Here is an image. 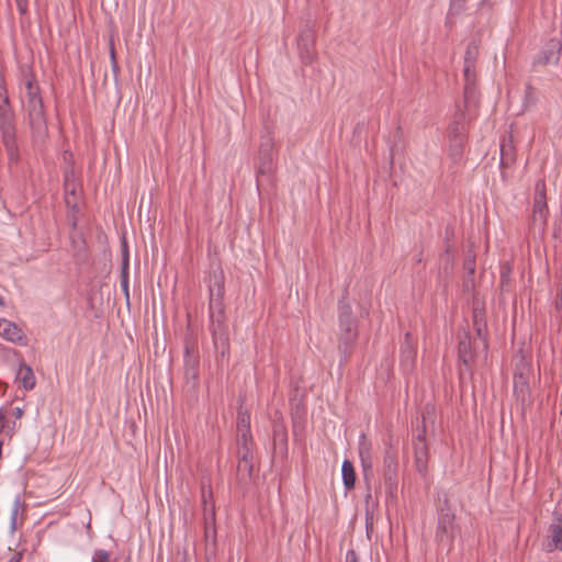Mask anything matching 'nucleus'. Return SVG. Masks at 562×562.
Segmentation results:
<instances>
[{"label":"nucleus","mask_w":562,"mask_h":562,"mask_svg":"<svg viewBox=\"0 0 562 562\" xmlns=\"http://www.w3.org/2000/svg\"><path fill=\"white\" fill-rule=\"evenodd\" d=\"M464 268L468 270L469 274H474L475 272V258L468 257L464 261Z\"/></svg>","instance_id":"34"},{"label":"nucleus","mask_w":562,"mask_h":562,"mask_svg":"<svg viewBox=\"0 0 562 562\" xmlns=\"http://www.w3.org/2000/svg\"><path fill=\"white\" fill-rule=\"evenodd\" d=\"M274 439L280 440L282 443H286V431L283 427L274 428Z\"/></svg>","instance_id":"32"},{"label":"nucleus","mask_w":562,"mask_h":562,"mask_svg":"<svg viewBox=\"0 0 562 562\" xmlns=\"http://www.w3.org/2000/svg\"><path fill=\"white\" fill-rule=\"evenodd\" d=\"M383 480L386 492L393 495L397 488V456L392 449H387L383 460Z\"/></svg>","instance_id":"10"},{"label":"nucleus","mask_w":562,"mask_h":562,"mask_svg":"<svg viewBox=\"0 0 562 562\" xmlns=\"http://www.w3.org/2000/svg\"><path fill=\"white\" fill-rule=\"evenodd\" d=\"M3 142L9 147L14 144L15 130L11 117H3L0 124Z\"/></svg>","instance_id":"21"},{"label":"nucleus","mask_w":562,"mask_h":562,"mask_svg":"<svg viewBox=\"0 0 562 562\" xmlns=\"http://www.w3.org/2000/svg\"><path fill=\"white\" fill-rule=\"evenodd\" d=\"M509 273H510V270L509 269H503L502 272H501V282H502V285H505L508 280H509Z\"/></svg>","instance_id":"37"},{"label":"nucleus","mask_w":562,"mask_h":562,"mask_svg":"<svg viewBox=\"0 0 562 562\" xmlns=\"http://www.w3.org/2000/svg\"><path fill=\"white\" fill-rule=\"evenodd\" d=\"M414 456L417 471L419 473H425L428 462V447L425 438V427H423V430L417 435L414 441Z\"/></svg>","instance_id":"13"},{"label":"nucleus","mask_w":562,"mask_h":562,"mask_svg":"<svg viewBox=\"0 0 562 562\" xmlns=\"http://www.w3.org/2000/svg\"><path fill=\"white\" fill-rule=\"evenodd\" d=\"M479 102L475 85H464V106L470 111L472 106H476Z\"/></svg>","instance_id":"22"},{"label":"nucleus","mask_w":562,"mask_h":562,"mask_svg":"<svg viewBox=\"0 0 562 562\" xmlns=\"http://www.w3.org/2000/svg\"><path fill=\"white\" fill-rule=\"evenodd\" d=\"M0 324H2L0 337L19 346L27 345L26 335L15 323L4 318Z\"/></svg>","instance_id":"12"},{"label":"nucleus","mask_w":562,"mask_h":562,"mask_svg":"<svg viewBox=\"0 0 562 562\" xmlns=\"http://www.w3.org/2000/svg\"><path fill=\"white\" fill-rule=\"evenodd\" d=\"M92 562H111V555L106 550H95L92 557Z\"/></svg>","instance_id":"28"},{"label":"nucleus","mask_w":562,"mask_h":562,"mask_svg":"<svg viewBox=\"0 0 562 562\" xmlns=\"http://www.w3.org/2000/svg\"><path fill=\"white\" fill-rule=\"evenodd\" d=\"M250 429V417L247 414L239 413L237 422V430Z\"/></svg>","instance_id":"29"},{"label":"nucleus","mask_w":562,"mask_h":562,"mask_svg":"<svg viewBox=\"0 0 562 562\" xmlns=\"http://www.w3.org/2000/svg\"><path fill=\"white\" fill-rule=\"evenodd\" d=\"M23 409L9 404L0 405V440L12 438L15 432L18 420L21 419Z\"/></svg>","instance_id":"7"},{"label":"nucleus","mask_w":562,"mask_h":562,"mask_svg":"<svg viewBox=\"0 0 562 562\" xmlns=\"http://www.w3.org/2000/svg\"><path fill=\"white\" fill-rule=\"evenodd\" d=\"M297 48L303 64L310 65L316 58L315 31L307 24L299 33Z\"/></svg>","instance_id":"8"},{"label":"nucleus","mask_w":562,"mask_h":562,"mask_svg":"<svg viewBox=\"0 0 562 562\" xmlns=\"http://www.w3.org/2000/svg\"><path fill=\"white\" fill-rule=\"evenodd\" d=\"M22 101L42 99L41 89L32 72L23 75Z\"/></svg>","instance_id":"16"},{"label":"nucleus","mask_w":562,"mask_h":562,"mask_svg":"<svg viewBox=\"0 0 562 562\" xmlns=\"http://www.w3.org/2000/svg\"><path fill=\"white\" fill-rule=\"evenodd\" d=\"M464 85H475V58L469 47L464 57L463 67Z\"/></svg>","instance_id":"19"},{"label":"nucleus","mask_w":562,"mask_h":562,"mask_svg":"<svg viewBox=\"0 0 562 562\" xmlns=\"http://www.w3.org/2000/svg\"><path fill=\"white\" fill-rule=\"evenodd\" d=\"M211 513H212V516H214V507L213 506L211 507Z\"/></svg>","instance_id":"44"},{"label":"nucleus","mask_w":562,"mask_h":562,"mask_svg":"<svg viewBox=\"0 0 562 562\" xmlns=\"http://www.w3.org/2000/svg\"><path fill=\"white\" fill-rule=\"evenodd\" d=\"M202 501H203L204 506H206L207 505V495L204 490L202 491ZM206 510H207V507H205V512Z\"/></svg>","instance_id":"41"},{"label":"nucleus","mask_w":562,"mask_h":562,"mask_svg":"<svg viewBox=\"0 0 562 562\" xmlns=\"http://www.w3.org/2000/svg\"><path fill=\"white\" fill-rule=\"evenodd\" d=\"M546 550L562 552V514L554 512L547 531Z\"/></svg>","instance_id":"11"},{"label":"nucleus","mask_w":562,"mask_h":562,"mask_svg":"<svg viewBox=\"0 0 562 562\" xmlns=\"http://www.w3.org/2000/svg\"><path fill=\"white\" fill-rule=\"evenodd\" d=\"M501 151H502V160H501V164L502 165H505V164H508V157H507V154L505 153V145H502V148H501Z\"/></svg>","instance_id":"39"},{"label":"nucleus","mask_w":562,"mask_h":562,"mask_svg":"<svg viewBox=\"0 0 562 562\" xmlns=\"http://www.w3.org/2000/svg\"><path fill=\"white\" fill-rule=\"evenodd\" d=\"M339 344L338 349L345 359L358 337L357 321L352 317V308L345 299L338 302Z\"/></svg>","instance_id":"2"},{"label":"nucleus","mask_w":562,"mask_h":562,"mask_svg":"<svg viewBox=\"0 0 562 562\" xmlns=\"http://www.w3.org/2000/svg\"><path fill=\"white\" fill-rule=\"evenodd\" d=\"M200 360L196 355L191 351L189 345L184 349V378L187 383L195 386L199 380Z\"/></svg>","instance_id":"15"},{"label":"nucleus","mask_w":562,"mask_h":562,"mask_svg":"<svg viewBox=\"0 0 562 562\" xmlns=\"http://www.w3.org/2000/svg\"><path fill=\"white\" fill-rule=\"evenodd\" d=\"M359 457L366 481L373 474L372 445L364 435L359 439Z\"/></svg>","instance_id":"14"},{"label":"nucleus","mask_w":562,"mask_h":562,"mask_svg":"<svg viewBox=\"0 0 562 562\" xmlns=\"http://www.w3.org/2000/svg\"><path fill=\"white\" fill-rule=\"evenodd\" d=\"M456 515L450 508H441L438 515L436 540L441 544L451 546L456 536Z\"/></svg>","instance_id":"6"},{"label":"nucleus","mask_w":562,"mask_h":562,"mask_svg":"<svg viewBox=\"0 0 562 562\" xmlns=\"http://www.w3.org/2000/svg\"><path fill=\"white\" fill-rule=\"evenodd\" d=\"M19 12L24 15L27 13V0H15Z\"/></svg>","instance_id":"35"},{"label":"nucleus","mask_w":562,"mask_h":562,"mask_svg":"<svg viewBox=\"0 0 562 562\" xmlns=\"http://www.w3.org/2000/svg\"><path fill=\"white\" fill-rule=\"evenodd\" d=\"M254 460H238L237 472L241 479L251 477Z\"/></svg>","instance_id":"23"},{"label":"nucleus","mask_w":562,"mask_h":562,"mask_svg":"<svg viewBox=\"0 0 562 562\" xmlns=\"http://www.w3.org/2000/svg\"><path fill=\"white\" fill-rule=\"evenodd\" d=\"M346 562H358V554L353 549H349L346 553Z\"/></svg>","instance_id":"36"},{"label":"nucleus","mask_w":562,"mask_h":562,"mask_svg":"<svg viewBox=\"0 0 562 562\" xmlns=\"http://www.w3.org/2000/svg\"><path fill=\"white\" fill-rule=\"evenodd\" d=\"M65 190L66 192H70L71 194H75V184H70L68 179L65 181Z\"/></svg>","instance_id":"40"},{"label":"nucleus","mask_w":562,"mask_h":562,"mask_svg":"<svg viewBox=\"0 0 562 562\" xmlns=\"http://www.w3.org/2000/svg\"><path fill=\"white\" fill-rule=\"evenodd\" d=\"M110 55H111V60H112L113 69L116 71L117 70V65H116V60H115V50H114L113 46H111Z\"/></svg>","instance_id":"38"},{"label":"nucleus","mask_w":562,"mask_h":562,"mask_svg":"<svg viewBox=\"0 0 562 562\" xmlns=\"http://www.w3.org/2000/svg\"><path fill=\"white\" fill-rule=\"evenodd\" d=\"M441 262L443 263V269L446 271H448L449 269L452 268V261H453V257L452 255L449 252V250L447 249L445 251V254L441 256L440 258Z\"/></svg>","instance_id":"31"},{"label":"nucleus","mask_w":562,"mask_h":562,"mask_svg":"<svg viewBox=\"0 0 562 562\" xmlns=\"http://www.w3.org/2000/svg\"><path fill=\"white\" fill-rule=\"evenodd\" d=\"M21 508L20 498L16 497L12 504L11 515H10V530L13 532L18 526V516Z\"/></svg>","instance_id":"24"},{"label":"nucleus","mask_w":562,"mask_h":562,"mask_svg":"<svg viewBox=\"0 0 562 562\" xmlns=\"http://www.w3.org/2000/svg\"><path fill=\"white\" fill-rule=\"evenodd\" d=\"M274 138L272 132L266 131L260 137L258 150L257 177L269 176L273 171Z\"/></svg>","instance_id":"4"},{"label":"nucleus","mask_w":562,"mask_h":562,"mask_svg":"<svg viewBox=\"0 0 562 562\" xmlns=\"http://www.w3.org/2000/svg\"><path fill=\"white\" fill-rule=\"evenodd\" d=\"M458 353L460 360L465 364L469 366L470 362L473 360L474 353L472 349V341L469 334H464L458 345Z\"/></svg>","instance_id":"17"},{"label":"nucleus","mask_w":562,"mask_h":562,"mask_svg":"<svg viewBox=\"0 0 562 562\" xmlns=\"http://www.w3.org/2000/svg\"><path fill=\"white\" fill-rule=\"evenodd\" d=\"M16 381L26 390L30 391L35 386V375L30 366L21 364L16 372Z\"/></svg>","instance_id":"18"},{"label":"nucleus","mask_w":562,"mask_h":562,"mask_svg":"<svg viewBox=\"0 0 562 562\" xmlns=\"http://www.w3.org/2000/svg\"><path fill=\"white\" fill-rule=\"evenodd\" d=\"M210 319H211V330L213 334L214 342L217 344L222 341L225 344L227 341L225 328H224V308H223V297L225 293L224 288V274L222 271L213 272L210 276Z\"/></svg>","instance_id":"1"},{"label":"nucleus","mask_w":562,"mask_h":562,"mask_svg":"<svg viewBox=\"0 0 562 562\" xmlns=\"http://www.w3.org/2000/svg\"><path fill=\"white\" fill-rule=\"evenodd\" d=\"M342 473V482L346 490H351L355 487L356 483V473L353 469V464L349 460H345L341 465Z\"/></svg>","instance_id":"20"},{"label":"nucleus","mask_w":562,"mask_h":562,"mask_svg":"<svg viewBox=\"0 0 562 562\" xmlns=\"http://www.w3.org/2000/svg\"><path fill=\"white\" fill-rule=\"evenodd\" d=\"M4 305V300L0 296V306Z\"/></svg>","instance_id":"43"},{"label":"nucleus","mask_w":562,"mask_h":562,"mask_svg":"<svg viewBox=\"0 0 562 562\" xmlns=\"http://www.w3.org/2000/svg\"><path fill=\"white\" fill-rule=\"evenodd\" d=\"M562 43L558 38H550L533 59V67L558 65L561 58Z\"/></svg>","instance_id":"9"},{"label":"nucleus","mask_w":562,"mask_h":562,"mask_svg":"<svg viewBox=\"0 0 562 562\" xmlns=\"http://www.w3.org/2000/svg\"><path fill=\"white\" fill-rule=\"evenodd\" d=\"M467 0H450L449 15H458L464 10Z\"/></svg>","instance_id":"27"},{"label":"nucleus","mask_w":562,"mask_h":562,"mask_svg":"<svg viewBox=\"0 0 562 562\" xmlns=\"http://www.w3.org/2000/svg\"><path fill=\"white\" fill-rule=\"evenodd\" d=\"M254 446L250 429L237 430V447Z\"/></svg>","instance_id":"25"},{"label":"nucleus","mask_w":562,"mask_h":562,"mask_svg":"<svg viewBox=\"0 0 562 562\" xmlns=\"http://www.w3.org/2000/svg\"><path fill=\"white\" fill-rule=\"evenodd\" d=\"M27 124L35 143H43L48 134L43 99L22 101Z\"/></svg>","instance_id":"3"},{"label":"nucleus","mask_w":562,"mask_h":562,"mask_svg":"<svg viewBox=\"0 0 562 562\" xmlns=\"http://www.w3.org/2000/svg\"><path fill=\"white\" fill-rule=\"evenodd\" d=\"M402 355L404 357L405 361H409L411 364H413L415 359V352L411 347H406L402 350Z\"/></svg>","instance_id":"33"},{"label":"nucleus","mask_w":562,"mask_h":562,"mask_svg":"<svg viewBox=\"0 0 562 562\" xmlns=\"http://www.w3.org/2000/svg\"><path fill=\"white\" fill-rule=\"evenodd\" d=\"M548 205L546 196V182L538 180L535 186V196L532 204L531 222L535 227L544 229L548 221Z\"/></svg>","instance_id":"5"},{"label":"nucleus","mask_w":562,"mask_h":562,"mask_svg":"<svg viewBox=\"0 0 562 562\" xmlns=\"http://www.w3.org/2000/svg\"><path fill=\"white\" fill-rule=\"evenodd\" d=\"M9 562H20V559L12 558Z\"/></svg>","instance_id":"42"},{"label":"nucleus","mask_w":562,"mask_h":562,"mask_svg":"<svg viewBox=\"0 0 562 562\" xmlns=\"http://www.w3.org/2000/svg\"><path fill=\"white\" fill-rule=\"evenodd\" d=\"M238 460H254V446L237 447Z\"/></svg>","instance_id":"26"},{"label":"nucleus","mask_w":562,"mask_h":562,"mask_svg":"<svg viewBox=\"0 0 562 562\" xmlns=\"http://www.w3.org/2000/svg\"><path fill=\"white\" fill-rule=\"evenodd\" d=\"M128 262L127 260L124 263L121 285L125 292L126 297L128 299V273H127Z\"/></svg>","instance_id":"30"}]
</instances>
